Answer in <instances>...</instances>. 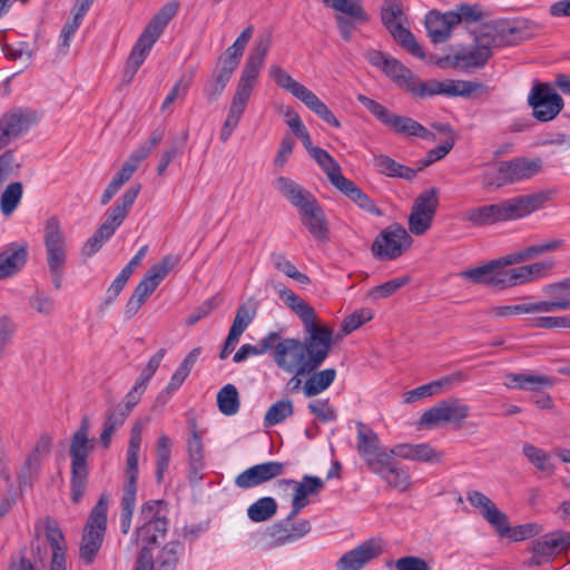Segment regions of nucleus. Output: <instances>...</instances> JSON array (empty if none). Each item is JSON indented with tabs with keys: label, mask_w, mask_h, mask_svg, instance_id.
Masks as SVG:
<instances>
[{
	"label": "nucleus",
	"mask_w": 570,
	"mask_h": 570,
	"mask_svg": "<svg viewBox=\"0 0 570 570\" xmlns=\"http://www.w3.org/2000/svg\"><path fill=\"white\" fill-rule=\"evenodd\" d=\"M36 121L32 111L16 108L0 117V149L12 144L30 130Z\"/></svg>",
	"instance_id": "23"
},
{
	"label": "nucleus",
	"mask_w": 570,
	"mask_h": 570,
	"mask_svg": "<svg viewBox=\"0 0 570 570\" xmlns=\"http://www.w3.org/2000/svg\"><path fill=\"white\" fill-rule=\"evenodd\" d=\"M187 451L189 455L190 478L191 480H199L202 479L200 472L205 468L204 444L195 426L187 440Z\"/></svg>",
	"instance_id": "41"
},
{
	"label": "nucleus",
	"mask_w": 570,
	"mask_h": 570,
	"mask_svg": "<svg viewBox=\"0 0 570 570\" xmlns=\"http://www.w3.org/2000/svg\"><path fill=\"white\" fill-rule=\"evenodd\" d=\"M275 188L298 210L303 225L316 238H321V212L317 199L295 180L278 176Z\"/></svg>",
	"instance_id": "8"
},
{
	"label": "nucleus",
	"mask_w": 570,
	"mask_h": 570,
	"mask_svg": "<svg viewBox=\"0 0 570 570\" xmlns=\"http://www.w3.org/2000/svg\"><path fill=\"white\" fill-rule=\"evenodd\" d=\"M90 435V420L85 416L77 431L71 435L69 456L71 468L72 499L83 495L89 474L88 458L95 449V440Z\"/></svg>",
	"instance_id": "7"
},
{
	"label": "nucleus",
	"mask_w": 570,
	"mask_h": 570,
	"mask_svg": "<svg viewBox=\"0 0 570 570\" xmlns=\"http://www.w3.org/2000/svg\"><path fill=\"white\" fill-rule=\"evenodd\" d=\"M107 512L106 501H98L85 525L79 547V558L87 566L95 561L101 549L107 529Z\"/></svg>",
	"instance_id": "11"
},
{
	"label": "nucleus",
	"mask_w": 570,
	"mask_h": 570,
	"mask_svg": "<svg viewBox=\"0 0 570 570\" xmlns=\"http://www.w3.org/2000/svg\"><path fill=\"white\" fill-rule=\"evenodd\" d=\"M139 527L136 535H146L151 530L166 533L167 519L165 517L164 501H145L138 515Z\"/></svg>",
	"instance_id": "32"
},
{
	"label": "nucleus",
	"mask_w": 570,
	"mask_h": 570,
	"mask_svg": "<svg viewBox=\"0 0 570 570\" xmlns=\"http://www.w3.org/2000/svg\"><path fill=\"white\" fill-rule=\"evenodd\" d=\"M366 60L372 66L381 69L400 89L419 98V91L423 81L417 80L415 75L399 60L379 50L367 51Z\"/></svg>",
	"instance_id": "14"
},
{
	"label": "nucleus",
	"mask_w": 570,
	"mask_h": 570,
	"mask_svg": "<svg viewBox=\"0 0 570 570\" xmlns=\"http://www.w3.org/2000/svg\"><path fill=\"white\" fill-rule=\"evenodd\" d=\"M383 552V542L371 538L344 553L337 561V570H361L371 560Z\"/></svg>",
	"instance_id": "28"
},
{
	"label": "nucleus",
	"mask_w": 570,
	"mask_h": 570,
	"mask_svg": "<svg viewBox=\"0 0 570 570\" xmlns=\"http://www.w3.org/2000/svg\"><path fill=\"white\" fill-rule=\"evenodd\" d=\"M157 286L147 276H145L139 284L136 286L131 297L129 298L126 306V314L129 316L135 315L146 298L156 291Z\"/></svg>",
	"instance_id": "45"
},
{
	"label": "nucleus",
	"mask_w": 570,
	"mask_h": 570,
	"mask_svg": "<svg viewBox=\"0 0 570 570\" xmlns=\"http://www.w3.org/2000/svg\"><path fill=\"white\" fill-rule=\"evenodd\" d=\"M409 276H401L393 279H390L383 284L374 286L370 289L368 296L373 301L386 298L397 292L400 288L409 284Z\"/></svg>",
	"instance_id": "56"
},
{
	"label": "nucleus",
	"mask_w": 570,
	"mask_h": 570,
	"mask_svg": "<svg viewBox=\"0 0 570 570\" xmlns=\"http://www.w3.org/2000/svg\"><path fill=\"white\" fill-rule=\"evenodd\" d=\"M46 538L52 549L50 570H67V544L65 535L55 519L43 520Z\"/></svg>",
	"instance_id": "34"
},
{
	"label": "nucleus",
	"mask_w": 570,
	"mask_h": 570,
	"mask_svg": "<svg viewBox=\"0 0 570 570\" xmlns=\"http://www.w3.org/2000/svg\"><path fill=\"white\" fill-rule=\"evenodd\" d=\"M248 102L233 97L227 117L220 130V140L226 142L237 128Z\"/></svg>",
	"instance_id": "44"
},
{
	"label": "nucleus",
	"mask_w": 570,
	"mask_h": 570,
	"mask_svg": "<svg viewBox=\"0 0 570 570\" xmlns=\"http://www.w3.org/2000/svg\"><path fill=\"white\" fill-rule=\"evenodd\" d=\"M528 104L532 116L541 122L553 120L564 106L562 97L549 82L534 83L529 91Z\"/></svg>",
	"instance_id": "18"
},
{
	"label": "nucleus",
	"mask_w": 570,
	"mask_h": 570,
	"mask_svg": "<svg viewBox=\"0 0 570 570\" xmlns=\"http://www.w3.org/2000/svg\"><path fill=\"white\" fill-rule=\"evenodd\" d=\"M374 166L379 173L392 177H405L409 168L397 164L395 160L387 156H377L374 158Z\"/></svg>",
	"instance_id": "60"
},
{
	"label": "nucleus",
	"mask_w": 570,
	"mask_h": 570,
	"mask_svg": "<svg viewBox=\"0 0 570 570\" xmlns=\"http://www.w3.org/2000/svg\"><path fill=\"white\" fill-rule=\"evenodd\" d=\"M179 3L169 1L150 19L135 42L127 60L126 75L134 78L170 20L177 14Z\"/></svg>",
	"instance_id": "5"
},
{
	"label": "nucleus",
	"mask_w": 570,
	"mask_h": 570,
	"mask_svg": "<svg viewBox=\"0 0 570 570\" xmlns=\"http://www.w3.org/2000/svg\"><path fill=\"white\" fill-rule=\"evenodd\" d=\"M185 550L180 541H170L163 547L158 557L157 564L161 570H174L178 563L179 557Z\"/></svg>",
	"instance_id": "48"
},
{
	"label": "nucleus",
	"mask_w": 570,
	"mask_h": 570,
	"mask_svg": "<svg viewBox=\"0 0 570 570\" xmlns=\"http://www.w3.org/2000/svg\"><path fill=\"white\" fill-rule=\"evenodd\" d=\"M553 384V377L535 373H510L505 376L504 381V385L508 389H520L525 391H538L551 387Z\"/></svg>",
	"instance_id": "38"
},
{
	"label": "nucleus",
	"mask_w": 570,
	"mask_h": 570,
	"mask_svg": "<svg viewBox=\"0 0 570 570\" xmlns=\"http://www.w3.org/2000/svg\"><path fill=\"white\" fill-rule=\"evenodd\" d=\"M156 479L160 483L170 462L171 441L166 434L159 435L156 448Z\"/></svg>",
	"instance_id": "51"
},
{
	"label": "nucleus",
	"mask_w": 570,
	"mask_h": 570,
	"mask_svg": "<svg viewBox=\"0 0 570 570\" xmlns=\"http://www.w3.org/2000/svg\"><path fill=\"white\" fill-rule=\"evenodd\" d=\"M271 77L277 86L291 92L304 102L311 110L321 114V102L315 94L291 77L284 69L277 66L271 68Z\"/></svg>",
	"instance_id": "30"
},
{
	"label": "nucleus",
	"mask_w": 570,
	"mask_h": 570,
	"mask_svg": "<svg viewBox=\"0 0 570 570\" xmlns=\"http://www.w3.org/2000/svg\"><path fill=\"white\" fill-rule=\"evenodd\" d=\"M532 326L544 330H570V315L538 316L532 320Z\"/></svg>",
	"instance_id": "64"
},
{
	"label": "nucleus",
	"mask_w": 570,
	"mask_h": 570,
	"mask_svg": "<svg viewBox=\"0 0 570 570\" xmlns=\"http://www.w3.org/2000/svg\"><path fill=\"white\" fill-rule=\"evenodd\" d=\"M390 130L397 135L406 137H420L426 140H434V135L416 120L393 114L386 126Z\"/></svg>",
	"instance_id": "40"
},
{
	"label": "nucleus",
	"mask_w": 570,
	"mask_h": 570,
	"mask_svg": "<svg viewBox=\"0 0 570 570\" xmlns=\"http://www.w3.org/2000/svg\"><path fill=\"white\" fill-rule=\"evenodd\" d=\"M294 412L291 400H279L272 404L264 416V426L269 428L282 423Z\"/></svg>",
	"instance_id": "52"
},
{
	"label": "nucleus",
	"mask_w": 570,
	"mask_h": 570,
	"mask_svg": "<svg viewBox=\"0 0 570 570\" xmlns=\"http://www.w3.org/2000/svg\"><path fill=\"white\" fill-rule=\"evenodd\" d=\"M22 197V185L18 181L7 186L0 198V209L3 215L10 216Z\"/></svg>",
	"instance_id": "54"
},
{
	"label": "nucleus",
	"mask_w": 570,
	"mask_h": 570,
	"mask_svg": "<svg viewBox=\"0 0 570 570\" xmlns=\"http://www.w3.org/2000/svg\"><path fill=\"white\" fill-rule=\"evenodd\" d=\"M570 547V532L553 531L534 539L530 544L528 566H540Z\"/></svg>",
	"instance_id": "21"
},
{
	"label": "nucleus",
	"mask_w": 570,
	"mask_h": 570,
	"mask_svg": "<svg viewBox=\"0 0 570 570\" xmlns=\"http://www.w3.org/2000/svg\"><path fill=\"white\" fill-rule=\"evenodd\" d=\"M179 3L169 1L150 19L135 42L127 60L126 75L134 78L170 20L177 14Z\"/></svg>",
	"instance_id": "4"
},
{
	"label": "nucleus",
	"mask_w": 570,
	"mask_h": 570,
	"mask_svg": "<svg viewBox=\"0 0 570 570\" xmlns=\"http://www.w3.org/2000/svg\"><path fill=\"white\" fill-rule=\"evenodd\" d=\"M523 454L525 458L544 475H551L554 471V465L551 458L542 449H539L532 444H525L523 446Z\"/></svg>",
	"instance_id": "50"
},
{
	"label": "nucleus",
	"mask_w": 570,
	"mask_h": 570,
	"mask_svg": "<svg viewBox=\"0 0 570 570\" xmlns=\"http://www.w3.org/2000/svg\"><path fill=\"white\" fill-rule=\"evenodd\" d=\"M323 173L336 190L361 209L376 217L383 215L375 203L358 186L344 176L340 164L325 150H323Z\"/></svg>",
	"instance_id": "10"
},
{
	"label": "nucleus",
	"mask_w": 570,
	"mask_h": 570,
	"mask_svg": "<svg viewBox=\"0 0 570 570\" xmlns=\"http://www.w3.org/2000/svg\"><path fill=\"white\" fill-rule=\"evenodd\" d=\"M451 12L446 11L441 13L435 10H431L425 16V28L432 42L441 43L446 41L453 27H455L453 19L450 18Z\"/></svg>",
	"instance_id": "37"
},
{
	"label": "nucleus",
	"mask_w": 570,
	"mask_h": 570,
	"mask_svg": "<svg viewBox=\"0 0 570 570\" xmlns=\"http://www.w3.org/2000/svg\"><path fill=\"white\" fill-rule=\"evenodd\" d=\"M392 459L400 458L406 461L438 464L443 458L444 453L428 442L421 443H399L391 448Z\"/></svg>",
	"instance_id": "29"
},
{
	"label": "nucleus",
	"mask_w": 570,
	"mask_h": 570,
	"mask_svg": "<svg viewBox=\"0 0 570 570\" xmlns=\"http://www.w3.org/2000/svg\"><path fill=\"white\" fill-rule=\"evenodd\" d=\"M452 379L444 376L440 380L432 381L430 383L417 386L413 390L406 391L403 394V402L405 404L414 403L421 399L431 397L442 392V390L451 384Z\"/></svg>",
	"instance_id": "42"
},
{
	"label": "nucleus",
	"mask_w": 570,
	"mask_h": 570,
	"mask_svg": "<svg viewBox=\"0 0 570 570\" xmlns=\"http://www.w3.org/2000/svg\"><path fill=\"white\" fill-rule=\"evenodd\" d=\"M542 169V160L540 158L519 157L511 160L502 161L503 174L507 184H515L528 180L539 174Z\"/></svg>",
	"instance_id": "35"
},
{
	"label": "nucleus",
	"mask_w": 570,
	"mask_h": 570,
	"mask_svg": "<svg viewBox=\"0 0 570 570\" xmlns=\"http://www.w3.org/2000/svg\"><path fill=\"white\" fill-rule=\"evenodd\" d=\"M276 509V501H255L249 505L247 514L250 520L262 522L274 515Z\"/></svg>",
	"instance_id": "62"
},
{
	"label": "nucleus",
	"mask_w": 570,
	"mask_h": 570,
	"mask_svg": "<svg viewBox=\"0 0 570 570\" xmlns=\"http://www.w3.org/2000/svg\"><path fill=\"white\" fill-rule=\"evenodd\" d=\"M282 484L293 492V499H306L314 494L321 487V479L317 476L305 475L301 482L283 480Z\"/></svg>",
	"instance_id": "49"
},
{
	"label": "nucleus",
	"mask_w": 570,
	"mask_h": 570,
	"mask_svg": "<svg viewBox=\"0 0 570 570\" xmlns=\"http://www.w3.org/2000/svg\"><path fill=\"white\" fill-rule=\"evenodd\" d=\"M124 415H116L114 413L107 415L104 421V429L99 436V442L105 449L110 446L114 433L124 424Z\"/></svg>",
	"instance_id": "63"
},
{
	"label": "nucleus",
	"mask_w": 570,
	"mask_h": 570,
	"mask_svg": "<svg viewBox=\"0 0 570 570\" xmlns=\"http://www.w3.org/2000/svg\"><path fill=\"white\" fill-rule=\"evenodd\" d=\"M464 219L475 226L497 224L495 204L472 208L465 212Z\"/></svg>",
	"instance_id": "53"
},
{
	"label": "nucleus",
	"mask_w": 570,
	"mask_h": 570,
	"mask_svg": "<svg viewBox=\"0 0 570 570\" xmlns=\"http://www.w3.org/2000/svg\"><path fill=\"white\" fill-rule=\"evenodd\" d=\"M475 503L480 513L491 523L497 532L511 541H522L543 532V527L535 522L510 527L507 515L498 510L492 501H475Z\"/></svg>",
	"instance_id": "13"
},
{
	"label": "nucleus",
	"mask_w": 570,
	"mask_h": 570,
	"mask_svg": "<svg viewBox=\"0 0 570 570\" xmlns=\"http://www.w3.org/2000/svg\"><path fill=\"white\" fill-rule=\"evenodd\" d=\"M269 36L261 37L255 43L243 68L233 97L248 102L258 79L261 69L264 65L265 57L269 50Z\"/></svg>",
	"instance_id": "17"
},
{
	"label": "nucleus",
	"mask_w": 570,
	"mask_h": 570,
	"mask_svg": "<svg viewBox=\"0 0 570 570\" xmlns=\"http://www.w3.org/2000/svg\"><path fill=\"white\" fill-rule=\"evenodd\" d=\"M374 311L371 307H363L354 311L346 317H344L341 326L343 332L351 334L354 331L358 330L364 324L368 323L374 318Z\"/></svg>",
	"instance_id": "55"
},
{
	"label": "nucleus",
	"mask_w": 570,
	"mask_h": 570,
	"mask_svg": "<svg viewBox=\"0 0 570 570\" xmlns=\"http://www.w3.org/2000/svg\"><path fill=\"white\" fill-rule=\"evenodd\" d=\"M564 246V240L561 238H547L535 242L525 247L528 259H534L549 253L559 250Z\"/></svg>",
	"instance_id": "57"
},
{
	"label": "nucleus",
	"mask_w": 570,
	"mask_h": 570,
	"mask_svg": "<svg viewBox=\"0 0 570 570\" xmlns=\"http://www.w3.org/2000/svg\"><path fill=\"white\" fill-rule=\"evenodd\" d=\"M485 87L481 82L445 79L429 80L421 83L419 98H429L438 95L448 97H470L476 91H483Z\"/></svg>",
	"instance_id": "22"
},
{
	"label": "nucleus",
	"mask_w": 570,
	"mask_h": 570,
	"mask_svg": "<svg viewBox=\"0 0 570 570\" xmlns=\"http://www.w3.org/2000/svg\"><path fill=\"white\" fill-rule=\"evenodd\" d=\"M382 21L395 41L401 43L414 57L424 59V50L405 26L406 17L397 0H389L384 3L382 8Z\"/></svg>",
	"instance_id": "15"
},
{
	"label": "nucleus",
	"mask_w": 570,
	"mask_h": 570,
	"mask_svg": "<svg viewBox=\"0 0 570 570\" xmlns=\"http://www.w3.org/2000/svg\"><path fill=\"white\" fill-rule=\"evenodd\" d=\"M502 169V161L487 166L481 174V181L485 187H502L508 185Z\"/></svg>",
	"instance_id": "61"
},
{
	"label": "nucleus",
	"mask_w": 570,
	"mask_h": 570,
	"mask_svg": "<svg viewBox=\"0 0 570 570\" xmlns=\"http://www.w3.org/2000/svg\"><path fill=\"white\" fill-rule=\"evenodd\" d=\"M356 428L357 451L367 466L390 487L400 491L406 490L411 484L409 470L392 459L391 450L380 448L379 435L370 426L358 422Z\"/></svg>",
	"instance_id": "2"
},
{
	"label": "nucleus",
	"mask_w": 570,
	"mask_h": 570,
	"mask_svg": "<svg viewBox=\"0 0 570 570\" xmlns=\"http://www.w3.org/2000/svg\"><path fill=\"white\" fill-rule=\"evenodd\" d=\"M469 415V406L458 399L442 401L426 410L420 417L421 428H436L446 423H460Z\"/></svg>",
	"instance_id": "20"
},
{
	"label": "nucleus",
	"mask_w": 570,
	"mask_h": 570,
	"mask_svg": "<svg viewBox=\"0 0 570 570\" xmlns=\"http://www.w3.org/2000/svg\"><path fill=\"white\" fill-rule=\"evenodd\" d=\"M439 207L438 193L434 188L424 190L414 200L409 216V232L424 235L431 227Z\"/></svg>",
	"instance_id": "19"
},
{
	"label": "nucleus",
	"mask_w": 570,
	"mask_h": 570,
	"mask_svg": "<svg viewBox=\"0 0 570 570\" xmlns=\"http://www.w3.org/2000/svg\"><path fill=\"white\" fill-rule=\"evenodd\" d=\"M202 353L200 347L193 348L181 361L177 370L170 376L168 384L166 385L168 390L176 393L180 386L184 384L185 380L190 374L195 363L197 362L199 355Z\"/></svg>",
	"instance_id": "43"
},
{
	"label": "nucleus",
	"mask_w": 570,
	"mask_h": 570,
	"mask_svg": "<svg viewBox=\"0 0 570 570\" xmlns=\"http://www.w3.org/2000/svg\"><path fill=\"white\" fill-rule=\"evenodd\" d=\"M306 502L293 501V507L287 518L265 531L252 533L249 544L255 549L267 551L303 538L311 530L309 522L306 520L294 522L293 517L305 507Z\"/></svg>",
	"instance_id": "3"
},
{
	"label": "nucleus",
	"mask_w": 570,
	"mask_h": 570,
	"mask_svg": "<svg viewBox=\"0 0 570 570\" xmlns=\"http://www.w3.org/2000/svg\"><path fill=\"white\" fill-rule=\"evenodd\" d=\"M498 35L489 30L478 35L471 46H461L451 53L438 59L441 68H453L462 71L483 67L492 56V49L498 47Z\"/></svg>",
	"instance_id": "6"
},
{
	"label": "nucleus",
	"mask_w": 570,
	"mask_h": 570,
	"mask_svg": "<svg viewBox=\"0 0 570 570\" xmlns=\"http://www.w3.org/2000/svg\"><path fill=\"white\" fill-rule=\"evenodd\" d=\"M47 263L53 276V285L59 288L67 261V242L57 217L47 219L43 232Z\"/></svg>",
	"instance_id": "12"
},
{
	"label": "nucleus",
	"mask_w": 570,
	"mask_h": 570,
	"mask_svg": "<svg viewBox=\"0 0 570 570\" xmlns=\"http://www.w3.org/2000/svg\"><path fill=\"white\" fill-rule=\"evenodd\" d=\"M145 423L138 421L134 424L127 449L126 483L122 499H135L137 494L138 459L141 446V434Z\"/></svg>",
	"instance_id": "26"
},
{
	"label": "nucleus",
	"mask_w": 570,
	"mask_h": 570,
	"mask_svg": "<svg viewBox=\"0 0 570 570\" xmlns=\"http://www.w3.org/2000/svg\"><path fill=\"white\" fill-rule=\"evenodd\" d=\"M41 462L38 455H29L17 473V485L10 483V473L7 468L0 470V476L8 483L14 495H22L24 490L32 485L40 471Z\"/></svg>",
	"instance_id": "36"
},
{
	"label": "nucleus",
	"mask_w": 570,
	"mask_h": 570,
	"mask_svg": "<svg viewBox=\"0 0 570 570\" xmlns=\"http://www.w3.org/2000/svg\"><path fill=\"white\" fill-rule=\"evenodd\" d=\"M561 311H566V299L524 302L514 305H495L488 309V314L492 317L507 318L514 315L553 313Z\"/></svg>",
	"instance_id": "27"
},
{
	"label": "nucleus",
	"mask_w": 570,
	"mask_h": 570,
	"mask_svg": "<svg viewBox=\"0 0 570 570\" xmlns=\"http://www.w3.org/2000/svg\"><path fill=\"white\" fill-rule=\"evenodd\" d=\"M178 262V256L167 255L163 257L159 263L154 264L145 276H147L158 287L161 281L165 279Z\"/></svg>",
	"instance_id": "58"
},
{
	"label": "nucleus",
	"mask_w": 570,
	"mask_h": 570,
	"mask_svg": "<svg viewBox=\"0 0 570 570\" xmlns=\"http://www.w3.org/2000/svg\"><path fill=\"white\" fill-rule=\"evenodd\" d=\"M544 200L543 194H531L495 203L498 223L523 218L538 210Z\"/></svg>",
	"instance_id": "24"
},
{
	"label": "nucleus",
	"mask_w": 570,
	"mask_h": 570,
	"mask_svg": "<svg viewBox=\"0 0 570 570\" xmlns=\"http://www.w3.org/2000/svg\"><path fill=\"white\" fill-rule=\"evenodd\" d=\"M554 261L543 259L531 264L505 268L492 261L490 286L499 289L522 286L548 277Z\"/></svg>",
	"instance_id": "9"
},
{
	"label": "nucleus",
	"mask_w": 570,
	"mask_h": 570,
	"mask_svg": "<svg viewBox=\"0 0 570 570\" xmlns=\"http://www.w3.org/2000/svg\"><path fill=\"white\" fill-rule=\"evenodd\" d=\"M283 470V463L276 461L256 464L239 473L235 479V484L242 489L255 488L279 476Z\"/></svg>",
	"instance_id": "31"
},
{
	"label": "nucleus",
	"mask_w": 570,
	"mask_h": 570,
	"mask_svg": "<svg viewBox=\"0 0 570 570\" xmlns=\"http://www.w3.org/2000/svg\"><path fill=\"white\" fill-rule=\"evenodd\" d=\"M413 244L410 232L401 224L394 223L385 227L372 244L373 255L381 261H393L401 257Z\"/></svg>",
	"instance_id": "16"
},
{
	"label": "nucleus",
	"mask_w": 570,
	"mask_h": 570,
	"mask_svg": "<svg viewBox=\"0 0 570 570\" xmlns=\"http://www.w3.org/2000/svg\"><path fill=\"white\" fill-rule=\"evenodd\" d=\"M217 405L219 411L227 416L235 415L239 410V395L233 384H226L217 393Z\"/></svg>",
	"instance_id": "47"
},
{
	"label": "nucleus",
	"mask_w": 570,
	"mask_h": 570,
	"mask_svg": "<svg viewBox=\"0 0 570 570\" xmlns=\"http://www.w3.org/2000/svg\"><path fill=\"white\" fill-rule=\"evenodd\" d=\"M450 18L453 19L455 26L460 22H476L483 18V12L478 4H466L462 3L456 7L455 10H451Z\"/></svg>",
	"instance_id": "59"
},
{
	"label": "nucleus",
	"mask_w": 570,
	"mask_h": 570,
	"mask_svg": "<svg viewBox=\"0 0 570 570\" xmlns=\"http://www.w3.org/2000/svg\"><path fill=\"white\" fill-rule=\"evenodd\" d=\"M27 249L11 245L0 253V281L16 275L27 262Z\"/></svg>",
	"instance_id": "39"
},
{
	"label": "nucleus",
	"mask_w": 570,
	"mask_h": 570,
	"mask_svg": "<svg viewBox=\"0 0 570 570\" xmlns=\"http://www.w3.org/2000/svg\"><path fill=\"white\" fill-rule=\"evenodd\" d=\"M284 303L301 318L303 338L285 337L275 345L274 362L288 374H293L298 383L301 377L309 376L304 384L306 396L321 393V324L317 323L315 309L293 291L284 286H275Z\"/></svg>",
	"instance_id": "1"
},
{
	"label": "nucleus",
	"mask_w": 570,
	"mask_h": 570,
	"mask_svg": "<svg viewBox=\"0 0 570 570\" xmlns=\"http://www.w3.org/2000/svg\"><path fill=\"white\" fill-rule=\"evenodd\" d=\"M328 3L337 16L353 18L354 20H368V14L362 6V0H323Z\"/></svg>",
	"instance_id": "46"
},
{
	"label": "nucleus",
	"mask_w": 570,
	"mask_h": 570,
	"mask_svg": "<svg viewBox=\"0 0 570 570\" xmlns=\"http://www.w3.org/2000/svg\"><path fill=\"white\" fill-rule=\"evenodd\" d=\"M140 191V186H132L128 188L119 203H117L107 213L106 220L99 226L100 233H106V235L112 236L116 229L122 224L125 218L127 217L130 208L135 204L137 196Z\"/></svg>",
	"instance_id": "33"
},
{
	"label": "nucleus",
	"mask_w": 570,
	"mask_h": 570,
	"mask_svg": "<svg viewBox=\"0 0 570 570\" xmlns=\"http://www.w3.org/2000/svg\"><path fill=\"white\" fill-rule=\"evenodd\" d=\"M544 200L543 194H531L495 203L498 223L523 218L538 210Z\"/></svg>",
	"instance_id": "25"
}]
</instances>
